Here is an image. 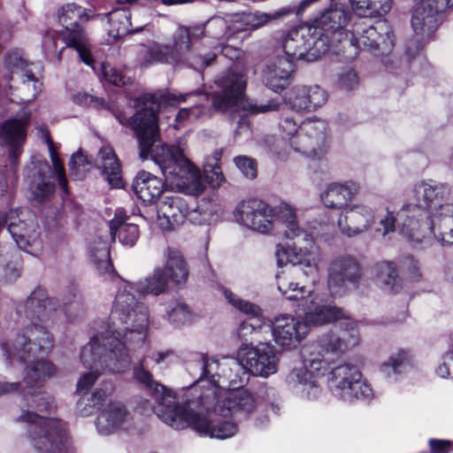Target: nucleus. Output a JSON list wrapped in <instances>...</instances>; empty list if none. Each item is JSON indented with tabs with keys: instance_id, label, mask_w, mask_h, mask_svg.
Here are the masks:
<instances>
[{
	"instance_id": "1",
	"label": "nucleus",
	"mask_w": 453,
	"mask_h": 453,
	"mask_svg": "<svg viewBox=\"0 0 453 453\" xmlns=\"http://www.w3.org/2000/svg\"><path fill=\"white\" fill-rule=\"evenodd\" d=\"M115 116L120 124H128L134 131L142 160L150 157L166 180L178 181V185L185 187L192 195L198 196L203 191L200 171L186 157L184 150L180 146L157 144L160 142V135L156 111L151 106L145 104L129 119L121 112Z\"/></svg>"
},
{
	"instance_id": "2",
	"label": "nucleus",
	"mask_w": 453,
	"mask_h": 453,
	"mask_svg": "<svg viewBox=\"0 0 453 453\" xmlns=\"http://www.w3.org/2000/svg\"><path fill=\"white\" fill-rule=\"evenodd\" d=\"M322 378H326L332 394L342 401L352 403L372 396V388L363 380L357 366L342 364L332 368L324 357L311 358L308 366L292 370L288 380L289 383L301 386L308 398L314 399L321 392L318 380Z\"/></svg>"
},
{
	"instance_id": "3",
	"label": "nucleus",
	"mask_w": 453,
	"mask_h": 453,
	"mask_svg": "<svg viewBox=\"0 0 453 453\" xmlns=\"http://www.w3.org/2000/svg\"><path fill=\"white\" fill-rule=\"evenodd\" d=\"M278 219L284 226V235L291 240L297 239L299 244L304 243L303 247L297 248H278L276 250L277 263L280 266L291 264L285 271L277 274L278 289L288 300L303 299L307 291L304 287H300L299 283L294 282L293 278L300 273H305L311 276L318 274V266L306 258L308 248L313 245V239L311 234L304 233L299 226L295 208L290 204L281 202L276 207Z\"/></svg>"
},
{
	"instance_id": "4",
	"label": "nucleus",
	"mask_w": 453,
	"mask_h": 453,
	"mask_svg": "<svg viewBox=\"0 0 453 453\" xmlns=\"http://www.w3.org/2000/svg\"><path fill=\"white\" fill-rule=\"evenodd\" d=\"M134 285L123 282L115 297L111 312L113 331L109 336L97 335L103 343L120 356L124 365H129L131 345L144 342L149 327V310L134 295Z\"/></svg>"
},
{
	"instance_id": "5",
	"label": "nucleus",
	"mask_w": 453,
	"mask_h": 453,
	"mask_svg": "<svg viewBox=\"0 0 453 453\" xmlns=\"http://www.w3.org/2000/svg\"><path fill=\"white\" fill-rule=\"evenodd\" d=\"M221 91L213 96L212 106L222 112H228L232 120L238 119L234 134L249 129V119L246 111L250 113H263L276 109L272 104L257 105L245 97L247 80L242 73L229 70L217 81Z\"/></svg>"
},
{
	"instance_id": "6",
	"label": "nucleus",
	"mask_w": 453,
	"mask_h": 453,
	"mask_svg": "<svg viewBox=\"0 0 453 453\" xmlns=\"http://www.w3.org/2000/svg\"><path fill=\"white\" fill-rule=\"evenodd\" d=\"M202 362V377L210 379L211 387L196 399L188 400L181 404L163 405L158 412L163 422H184L191 425L206 419L216 397L223 391L217 385L215 380V376L222 377L221 367L223 363L220 364L214 359H210L205 355H203Z\"/></svg>"
},
{
	"instance_id": "7",
	"label": "nucleus",
	"mask_w": 453,
	"mask_h": 453,
	"mask_svg": "<svg viewBox=\"0 0 453 453\" xmlns=\"http://www.w3.org/2000/svg\"><path fill=\"white\" fill-rule=\"evenodd\" d=\"M402 234L414 245L430 247L435 242L453 244V203L440 205L431 219L408 220L401 224Z\"/></svg>"
},
{
	"instance_id": "8",
	"label": "nucleus",
	"mask_w": 453,
	"mask_h": 453,
	"mask_svg": "<svg viewBox=\"0 0 453 453\" xmlns=\"http://www.w3.org/2000/svg\"><path fill=\"white\" fill-rule=\"evenodd\" d=\"M98 336L91 339L88 344L83 347L81 353V361L85 367L92 371L83 374L77 382V392L87 394L99 377V370L109 368L114 372H119L128 365H124L120 356L115 349H110L106 343H103Z\"/></svg>"
},
{
	"instance_id": "9",
	"label": "nucleus",
	"mask_w": 453,
	"mask_h": 453,
	"mask_svg": "<svg viewBox=\"0 0 453 453\" xmlns=\"http://www.w3.org/2000/svg\"><path fill=\"white\" fill-rule=\"evenodd\" d=\"M285 57L293 60L316 58L327 50L326 38H321L317 27L300 26L288 31L281 39Z\"/></svg>"
},
{
	"instance_id": "10",
	"label": "nucleus",
	"mask_w": 453,
	"mask_h": 453,
	"mask_svg": "<svg viewBox=\"0 0 453 453\" xmlns=\"http://www.w3.org/2000/svg\"><path fill=\"white\" fill-rule=\"evenodd\" d=\"M450 194L448 185L443 183L421 182L415 185L413 195L416 203H407L398 211V218L402 223L408 220L418 219L419 222L426 219V209L434 208L441 205V202Z\"/></svg>"
},
{
	"instance_id": "11",
	"label": "nucleus",
	"mask_w": 453,
	"mask_h": 453,
	"mask_svg": "<svg viewBox=\"0 0 453 453\" xmlns=\"http://www.w3.org/2000/svg\"><path fill=\"white\" fill-rule=\"evenodd\" d=\"M363 275V266L356 257L349 254L340 255L330 262L327 285L333 294L338 295L349 285L357 286Z\"/></svg>"
},
{
	"instance_id": "12",
	"label": "nucleus",
	"mask_w": 453,
	"mask_h": 453,
	"mask_svg": "<svg viewBox=\"0 0 453 453\" xmlns=\"http://www.w3.org/2000/svg\"><path fill=\"white\" fill-rule=\"evenodd\" d=\"M327 124L319 119H307L299 126L298 132L292 141L296 151L309 157L320 156L325 152L327 142Z\"/></svg>"
},
{
	"instance_id": "13",
	"label": "nucleus",
	"mask_w": 453,
	"mask_h": 453,
	"mask_svg": "<svg viewBox=\"0 0 453 453\" xmlns=\"http://www.w3.org/2000/svg\"><path fill=\"white\" fill-rule=\"evenodd\" d=\"M340 331L329 332L319 340L321 350L326 354L342 356L356 348L360 342L359 322L347 314V319L339 321Z\"/></svg>"
},
{
	"instance_id": "14",
	"label": "nucleus",
	"mask_w": 453,
	"mask_h": 453,
	"mask_svg": "<svg viewBox=\"0 0 453 453\" xmlns=\"http://www.w3.org/2000/svg\"><path fill=\"white\" fill-rule=\"evenodd\" d=\"M453 6V0H421L411 17V27L416 35L429 37L439 27L442 14Z\"/></svg>"
},
{
	"instance_id": "15",
	"label": "nucleus",
	"mask_w": 453,
	"mask_h": 453,
	"mask_svg": "<svg viewBox=\"0 0 453 453\" xmlns=\"http://www.w3.org/2000/svg\"><path fill=\"white\" fill-rule=\"evenodd\" d=\"M239 359L251 374L268 377L277 372L278 358L274 347L260 343L254 347L244 345L239 349Z\"/></svg>"
},
{
	"instance_id": "16",
	"label": "nucleus",
	"mask_w": 453,
	"mask_h": 453,
	"mask_svg": "<svg viewBox=\"0 0 453 453\" xmlns=\"http://www.w3.org/2000/svg\"><path fill=\"white\" fill-rule=\"evenodd\" d=\"M238 223L249 229L268 233L274 226L273 209L258 199L242 201L234 210Z\"/></svg>"
},
{
	"instance_id": "17",
	"label": "nucleus",
	"mask_w": 453,
	"mask_h": 453,
	"mask_svg": "<svg viewBox=\"0 0 453 453\" xmlns=\"http://www.w3.org/2000/svg\"><path fill=\"white\" fill-rule=\"evenodd\" d=\"M35 345L43 352L49 351L53 346L50 334L43 326L36 324L27 328L23 334H18L11 345L4 344V350L7 358L17 357L19 361H25L28 354L34 350Z\"/></svg>"
},
{
	"instance_id": "18",
	"label": "nucleus",
	"mask_w": 453,
	"mask_h": 453,
	"mask_svg": "<svg viewBox=\"0 0 453 453\" xmlns=\"http://www.w3.org/2000/svg\"><path fill=\"white\" fill-rule=\"evenodd\" d=\"M186 35L173 33L171 44L154 42L141 60V65L147 67L153 64H181L186 55Z\"/></svg>"
},
{
	"instance_id": "19",
	"label": "nucleus",
	"mask_w": 453,
	"mask_h": 453,
	"mask_svg": "<svg viewBox=\"0 0 453 453\" xmlns=\"http://www.w3.org/2000/svg\"><path fill=\"white\" fill-rule=\"evenodd\" d=\"M255 400L253 395L246 389H241L231 392H221L211 408L206 419L196 423V425H209L212 422L210 419L211 415L219 417H229L239 411H250L254 408Z\"/></svg>"
},
{
	"instance_id": "20",
	"label": "nucleus",
	"mask_w": 453,
	"mask_h": 453,
	"mask_svg": "<svg viewBox=\"0 0 453 453\" xmlns=\"http://www.w3.org/2000/svg\"><path fill=\"white\" fill-rule=\"evenodd\" d=\"M30 117V112H24L19 119H10L0 125V144L9 147V157L13 165L22 152Z\"/></svg>"
},
{
	"instance_id": "21",
	"label": "nucleus",
	"mask_w": 453,
	"mask_h": 453,
	"mask_svg": "<svg viewBox=\"0 0 453 453\" xmlns=\"http://www.w3.org/2000/svg\"><path fill=\"white\" fill-rule=\"evenodd\" d=\"M32 441L42 453H73L70 440L63 426H33Z\"/></svg>"
},
{
	"instance_id": "22",
	"label": "nucleus",
	"mask_w": 453,
	"mask_h": 453,
	"mask_svg": "<svg viewBox=\"0 0 453 453\" xmlns=\"http://www.w3.org/2000/svg\"><path fill=\"white\" fill-rule=\"evenodd\" d=\"M374 221L371 208L365 204L344 207L338 219V226L342 234L353 237L367 231Z\"/></svg>"
},
{
	"instance_id": "23",
	"label": "nucleus",
	"mask_w": 453,
	"mask_h": 453,
	"mask_svg": "<svg viewBox=\"0 0 453 453\" xmlns=\"http://www.w3.org/2000/svg\"><path fill=\"white\" fill-rule=\"evenodd\" d=\"M353 46L362 44L370 50H379L381 54L391 51L394 46L392 29L386 20H379L375 25L364 29L358 38H351Z\"/></svg>"
},
{
	"instance_id": "24",
	"label": "nucleus",
	"mask_w": 453,
	"mask_h": 453,
	"mask_svg": "<svg viewBox=\"0 0 453 453\" xmlns=\"http://www.w3.org/2000/svg\"><path fill=\"white\" fill-rule=\"evenodd\" d=\"M306 326L291 315L282 314L272 321V334L277 344L283 348L296 346L305 334Z\"/></svg>"
},
{
	"instance_id": "25",
	"label": "nucleus",
	"mask_w": 453,
	"mask_h": 453,
	"mask_svg": "<svg viewBox=\"0 0 453 453\" xmlns=\"http://www.w3.org/2000/svg\"><path fill=\"white\" fill-rule=\"evenodd\" d=\"M293 73V60L286 57H276L265 65L263 81L270 89L280 92L290 84Z\"/></svg>"
},
{
	"instance_id": "26",
	"label": "nucleus",
	"mask_w": 453,
	"mask_h": 453,
	"mask_svg": "<svg viewBox=\"0 0 453 453\" xmlns=\"http://www.w3.org/2000/svg\"><path fill=\"white\" fill-rule=\"evenodd\" d=\"M188 205L179 195L165 196L157 207V224L163 230H172L183 222Z\"/></svg>"
},
{
	"instance_id": "27",
	"label": "nucleus",
	"mask_w": 453,
	"mask_h": 453,
	"mask_svg": "<svg viewBox=\"0 0 453 453\" xmlns=\"http://www.w3.org/2000/svg\"><path fill=\"white\" fill-rule=\"evenodd\" d=\"M327 99L326 92L319 86H296L288 94V103L296 111H313Z\"/></svg>"
},
{
	"instance_id": "28",
	"label": "nucleus",
	"mask_w": 453,
	"mask_h": 453,
	"mask_svg": "<svg viewBox=\"0 0 453 453\" xmlns=\"http://www.w3.org/2000/svg\"><path fill=\"white\" fill-rule=\"evenodd\" d=\"M351 12L348 6L343 4H332L319 17L314 19L312 27H317L320 37L324 38L321 31H339L349 21Z\"/></svg>"
},
{
	"instance_id": "29",
	"label": "nucleus",
	"mask_w": 453,
	"mask_h": 453,
	"mask_svg": "<svg viewBox=\"0 0 453 453\" xmlns=\"http://www.w3.org/2000/svg\"><path fill=\"white\" fill-rule=\"evenodd\" d=\"M59 36L67 47L74 49L79 53V57L84 64L92 66L94 60L89 40L78 23H72L71 27H63Z\"/></svg>"
},
{
	"instance_id": "30",
	"label": "nucleus",
	"mask_w": 453,
	"mask_h": 453,
	"mask_svg": "<svg viewBox=\"0 0 453 453\" xmlns=\"http://www.w3.org/2000/svg\"><path fill=\"white\" fill-rule=\"evenodd\" d=\"M96 166L101 170L110 186L113 188L122 186L120 163L110 145L104 144L99 149L96 158Z\"/></svg>"
},
{
	"instance_id": "31",
	"label": "nucleus",
	"mask_w": 453,
	"mask_h": 453,
	"mask_svg": "<svg viewBox=\"0 0 453 453\" xmlns=\"http://www.w3.org/2000/svg\"><path fill=\"white\" fill-rule=\"evenodd\" d=\"M208 25L213 35L221 41H229L239 33L250 31L246 22V12L233 14L228 19L214 18L208 22Z\"/></svg>"
},
{
	"instance_id": "32",
	"label": "nucleus",
	"mask_w": 453,
	"mask_h": 453,
	"mask_svg": "<svg viewBox=\"0 0 453 453\" xmlns=\"http://www.w3.org/2000/svg\"><path fill=\"white\" fill-rule=\"evenodd\" d=\"M8 230L20 250L35 254L40 246L39 232L34 221L11 222Z\"/></svg>"
},
{
	"instance_id": "33",
	"label": "nucleus",
	"mask_w": 453,
	"mask_h": 453,
	"mask_svg": "<svg viewBox=\"0 0 453 453\" xmlns=\"http://www.w3.org/2000/svg\"><path fill=\"white\" fill-rule=\"evenodd\" d=\"M224 296L233 306L249 315V318L240 326L239 335L241 337H245L248 334H251L262 326L264 320L258 306L236 297L231 291L226 289L224 290Z\"/></svg>"
},
{
	"instance_id": "34",
	"label": "nucleus",
	"mask_w": 453,
	"mask_h": 453,
	"mask_svg": "<svg viewBox=\"0 0 453 453\" xmlns=\"http://www.w3.org/2000/svg\"><path fill=\"white\" fill-rule=\"evenodd\" d=\"M132 188L139 199L151 203L163 193L164 183L158 177L142 171L134 178Z\"/></svg>"
},
{
	"instance_id": "35",
	"label": "nucleus",
	"mask_w": 453,
	"mask_h": 453,
	"mask_svg": "<svg viewBox=\"0 0 453 453\" xmlns=\"http://www.w3.org/2000/svg\"><path fill=\"white\" fill-rule=\"evenodd\" d=\"M143 363L144 361L142 360L138 365H134L133 376L137 381L142 383L150 391L152 395L157 399L160 398L162 400L157 410V416L160 418L158 412L163 405H175L177 403L174 402V396L172 395V392L164 385L153 380L151 372L144 368Z\"/></svg>"
},
{
	"instance_id": "36",
	"label": "nucleus",
	"mask_w": 453,
	"mask_h": 453,
	"mask_svg": "<svg viewBox=\"0 0 453 453\" xmlns=\"http://www.w3.org/2000/svg\"><path fill=\"white\" fill-rule=\"evenodd\" d=\"M358 192V186L350 184H330L321 194L320 198L325 206L332 209H342L348 206V201L351 200Z\"/></svg>"
},
{
	"instance_id": "37",
	"label": "nucleus",
	"mask_w": 453,
	"mask_h": 453,
	"mask_svg": "<svg viewBox=\"0 0 453 453\" xmlns=\"http://www.w3.org/2000/svg\"><path fill=\"white\" fill-rule=\"evenodd\" d=\"M110 24L109 35L113 38L142 31L146 25H134L131 22V13L128 9L119 8L107 14Z\"/></svg>"
},
{
	"instance_id": "38",
	"label": "nucleus",
	"mask_w": 453,
	"mask_h": 453,
	"mask_svg": "<svg viewBox=\"0 0 453 453\" xmlns=\"http://www.w3.org/2000/svg\"><path fill=\"white\" fill-rule=\"evenodd\" d=\"M347 319V313L341 308L330 304H317L304 316L307 325L322 326Z\"/></svg>"
},
{
	"instance_id": "39",
	"label": "nucleus",
	"mask_w": 453,
	"mask_h": 453,
	"mask_svg": "<svg viewBox=\"0 0 453 453\" xmlns=\"http://www.w3.org/2000/svg\"><path fill=\"white\" fill-rule=\"evenodd\" d=\"M110 234L112 240L117 237L121 243L133 246L139 237V229L137 225L116 217L110 222Z\"/></svg>"
},
{
	"instance_id": "40",
	"label": "nucleus",
	"mask_w": 453,
	"mask_h": 453,
	"mask_svg": "<svg viewBox=\"0 0 453 453\" xmlns=\"http://www.w3.org/2000/svg\"><path fill=\"white\" fill-rule=\"evenodd\" d=\"M167 288V276L161 268H157L144 280L134 286V291L140 295L158 296L165 293Z\"/></svg>"
},
{
	"instance_id": "41",
	"label": "nucleus",
	"mask_w": 453,
	"mask_h": 453,
	"mask_svg": "<svg viewBox=\"0 0 453 453\" xmlns=\"http://www.w3.org/2000/svg\"><path fill=\"white\" fill-rule=\"evenodd\" d=\"M360 17H382L391 9V0H349Z\"/></svg>"
},
{
	"instance_id": "42",
	"label": "nucleus",
	"mask_w": 453,
	"mask_h": 453,
	"mask_svg": "<svg viewBox=\"0 0 453 453\" xmlns=\"http://www.w3.org/2000/svg\"><path fill=\"white\" fill-rule=\"evenodd\" d=\"M89 252L91 261L99 273L108 272L111 266L109 245L106 240L97 237L90 244Z\"/></svg>"
},
{
	"instance_id": "43",
	"label": "nucleus",
	"mask_w": 453,
	"mask_h": 453,
	"mask_svg": "<svg viewBox=\"0 0 453 453\" xmlns=\"http://www.w3.org/2000/svg\"><path fill=\"white\" fill-rule=\"evenodd\" d=\"M36 130L38 136L48 144L52 165L57 174L58 184L65 191H66L67 180L65 175V169L58 156V153L54 149V145L51 141L50 132L46 127L42 125L38 126L36 127Z\"/></svg>"
},
{
	"instance_id": "44",
	"label": "nucleus",
	"mask_w": 453,
	"mask_h": 453,
	"mask_svg": "<svg viewBox=\"0 0 453 453\" xmlns=\"http://www.w3.org/2000/svg\"><path fill=\"white\" fill-rule=\"evenodd\" d=\"M21 84L17 90L19 94L20 100L23 103H30L35 99L41 91L42 83L35 78L32 73L21 71L19 73Z\"/></svg>"
},
{
	"instance_id": "45",
	"label": "nucleus",
	"mask_w": 453,
	"mask_h": 453,
	"mask_svg": "<svg viewBox=\"0 0 453 453\" xmlns=\"http://www.w3.org/2000/svg\"><path fill=\"white\" fill-rule=\"evenodd\" d=\"M108 393L102 388H96L91 396L81 398L76 404V411L80 416L92 415L101 409Z\"/></svg>"
},
{
	"instance_id": "46",
	"label": "nucleus",
	"mask_w": 453,
	"mask_h": 453,
	"mask_svg": "<svg viewBox=\"0 0 453 453\" xmlns=\"http://www.w3.org/2000/svg\"><path fill=\"white\" fill-rule=\"evenodd\" d=\"M56 373L55 366L47 360L35 362L27 372L25 383L29 388L35 386L41 380L49 378Z\"/></svg>"
},
{
	"instance_id": "47",
	"label": "nucleus",
	"mask_w": 453,
	"mask_h": 453,
	"mask_svg": "<svg viewBox=\"0 0 453 453\" xmlns=\"http://www.w3.org/2000/svg\"><path fill=\"white\" fill-rule=\"evenodd\" d=\"M193 93H195L194 97L188 100L193 105L187 107L191 120L210 118L212 114V110L208 94L200 91H194Z\"/></svg>"
},
{
	"instance_id": "48",
	"label": "nucleus",
	"mask_w": 453,
	"mask_h": 453,
	"mask_svg": "<svg viewBox=\"0 0 453 453\" xmlns=\"http://www.w3.org/2000/svg\"><path fill=\"white\" fill-rule=\"evenodd\" d=\"M166 268L169 276L176 284H181L188 279V269L182 256L175 250H169Z\"/></svg>"
},
{
	"instance_id": "49",
	"label": "nucleus",
	"mask_w": 453,
	"mask_h": 453,
	"mask_svg": "<svg viewBox=\"0 0 453 453\" xmlns=\"http://www.w3.org/2000/svg\"><path fill=\"white\" fill-rule=\"evenodd\" d=\"M195 93L189 92L182 94L176 91H158L153 95H150L147 100L152 104H157L158 106L169 105L174 106L180 103H186L194 97Z\"/></svg>"
},
{
	"instance_id": "50",
	"label": "nucleus",
	"mask_w": 453,
	"mask_h": 453,
	"mask_svg": "<svg viewBox=\"0 0 453 453\" xmlns=\"http://www.w3.org/2000/svg\"><path fill=\"white\" fill-rule=\"evenodd\" d=\"M221 158V152L215 151L213 156L208 158L203 165V173L212 188H218L225 180L223 173L219 165Z\"/></svg>"
},
{
	"instance_id": "51",
	"label": "nucleus",
	"mask_w": 453,
	"mask_h": 453,
	"mask_svg": "<svg viewBox=\"0 0 453 453\" xmlns=\"http://www.w3.org/2000/svg\"><path fill=\"white\" fill-rule=\"evenodd\" d=\"M195 434L200 437L225 440L235 435L237 426H190Z\"/></svg>"
},
{
	"instance_id": "52",
	"label": "nucleus",
	"mask_w": 453,
	"mask_h": 453,
	"mask_svg": "<svg viewBox=\"0 0 453 453\" xmlns=\"http://www.w3.org/2000/svg\"><path fill=\"white\" fill-rule=\"evenodd\" d=\"M216 59V54L212 51L201 52L199 50L186 53L185 58L181 64H186L189 67L202 71L205 67L211 65Z\"/></svg>"
},
{
	"instance_id": "53",
	"label": "nucleus",
	"mask_w": 453,
	"mask_h": 453,
	"mask_svg": "<svg viewBox=\"0 0 453 453\" xmlns=\"http://www.w3.org/2000/svg\"><path fill=\"white\" fill-rule=\"evenodd\" d=\"M82 19H88L86 10L75 4H66L58 11V19L64 27Z\"/></svg>"
},
{
	"instance_id": "54",
	"label": "nucleus",
	"mask_w": 453,
	"mask_h": 453,
	"mask_svg": "<svg viewBox=\"0 0 453 453\" xmlns=\"http://www.w3.org/2000/svg\"><path fill=\"white\" fill-rule=\"evenodd\" d=\"M378 280L388 289L393 290L397 284L398 277L396 268L392 262L382 261L376 265Z\"/></svg>"
},
{
	"instance_id": "55",
	"label": "nucleus",
	"mask_w": 453,
	"mask_h": 453,
	"mask_svg": "<svg viewBox=\"0 0 453 453\" xmlns=\"http://www.w3.org/2000/svg\"><path fill=\"white\" fill-rule=\"evenodd\" d=\"M247 369L239 359H229L223 363L221 367L222 377L229 382V386L235 387L238 384V378L241 379L240 373L245 374Z\"/></svg>"
},
{
	"instance_id": "56",
	"label": "nucleus",
	"mask_w": 453,
	"mask_h": 453,
	"mask_svg": "<svg viewBox=\"0 0 453 453\" xmlns=\"http://www.w3.org/2000/svg\"><path fill=\"white\" fill-rule=\"evenodd\" d=\"M90 161L81 150L73 154L69 161V170L71 174L77 180H82L90 169Z\"/></svg>"
},
{
	"instance_id": "57",
	"label": "nucleus",
	"mask_w": 453,
	"mask_h": 453,
	"mask_svg": "<svg viewBox=\"0 0 453 453\" xmlns=\"http://www.w3.org/2000/svg\"><path fill=\"white\" fill-rule=\"evenodd\" d=\"M54 190V185L40 176L38 181H34L31 185V192L35 199L42 201L50 196Z\"/></svg>"
},
{
	"instance_id": "58",
	"label": "nucleus",
	"mask_w": 453,
	"mask_h": 453,
	"mask_svg": "<svg viewBox=\"0 0 453 453\" xmlns=\"http://www.w3.org/2000/svg\"><path fill=\"white\" fill-rule=\"evenodd\" d=\"M182 33L186 35L187 39L186 44L187 48L185 49V52L188 53L192 49V42L194 40H197L202 38L204 35L205 30L203 26H195V27H186V26H179L174 34Z\"/></svg>"
},
{
	"instance_id": "59",
	"label": "nucleus",
	"mask_w": 453,
	"mask_h": 453,
	"mask_svg": "<svg viewBox=\"0 0 453 453\" xmlns=\"http://www.w3.org/2000/svg\"><path fill=\"white\" fill-rule=\"evenodd\" d=\"M395 224L396 218L394 212L386 209L382 213L379 214V225L380 227L377 231L385 236L395 231Z\"/></svg>"
},
{
	"instance_id": "60",
	"label": "nucleus",
	"mask_w": 453,
	"mask_h": 453,
	"mask_svg": "<svg viewBox=\"0 0 453 453\" xmlns=\"http://www.w3.org/2000/svg\"><path fill=\"white\" fill-rule=\"evenodd\" d=\"M169 319L176 325H183L189 322L192 314L188 306L183 303H177L169 312Z\"/></svg>"
},
{
	"instance_id": "61",
	"label": "nucleus",
	"mask_w": 453,
	"mask_h": 453,
	"mask_svg": "<svg viewBox=\"0 0 453 453\" xmlns=\"http://www.w3.org/2000/svg\"><path fill=\"white\" fill-rule=\"evenodd\" d=\"M408 359V352L404 350H399L397 353L390 357L388 363L383 364L381 370L387 376H389L391 370L394 372H396L397 368L407 362Z\"/></svg>"
},
{
	"instance_id": "62",
	"label": "nucleus",
	"mask_w": 453,
	"mask_h": 453,
	"mask_svg": "<svg viewBox=\"0 0 453 453\" xmlns=\"http://www.w3.org/2000/svg\"><path fill=\"white\" fill-rule=\"evenodd\" d=\"M108 422L120 423L125 421L127 416V411L122 403H112L108 406V409L104 412Z\"/></svg>"
},
{
	"instance_id": "63",
	"label": "nucleus",
	"mask_w": 453,
	"mask_h": 453,
	"mask_svg": "<svg viewBox=\"0 0 453 453\" xmlns=\"http://www.w3.org/2000/svg\"><path fill=\"white\" fill-rule=\"evenodd\" d=\"M236 166L245 177L253 180L257 177V166L253 159L247 157H237L234 158Z\"/></svg>"
},
{
	"instance_id": "64",
	"label": "nucleus",
	"mask_w": 453,
	"mask_h": 453,
	"mask_svg": "<svg viewBox=\"0 0 453 453\" xmlns=\"http://www.w3.org/2000/svg\"><path fill=\"white\" fill-rule=\"evenodd\" d=\"M271 19V13L265 12H246V22L250 30H256L268 24Z\"/></svg>"
}]
</instances>
